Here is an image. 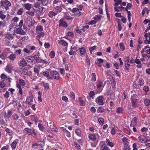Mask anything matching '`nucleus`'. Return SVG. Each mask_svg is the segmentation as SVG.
<instances>
[{
    "mask_svg": "<svg viewBox=\"0 0 150 150\" xmlns=\"http://www.w3.org/2000/svg\"><path fill=\"white\" fill-rule=\"evenodd\" d=\"M55 9L57 11L59 12L61 11L62 8L60 6H57L55 7Z\"/></svg>",
    "mask_w": 150,
    "mask_h": 150,
    "instance_id": "nucleus-63",
    "label": "nucleus"
},
{
    "mask_svg": "<svg viewBox=\"0 0 150 150\" xmlns=\"http://www.w3.org/2000/svg\"><path fill=\"white\" fill-rule=\"evenodd\" d=\"M105 100L104 98L102 96L98 97L96 99V103L98 105H103L104 104V101Z\"/></svg>",
    "mask_w": 150,
    "mask_h": 150,
    "instance_id": "nucleus-2",
    "label": "nucleus"
},
{
    "mask_svg": "<svg viewBox=\"0 0 150 150\" xmlns=\"http://www.w3.org/2000/svg\"><path fill=\"white\" fill-rule=\"evenodd\" d=\"M59 26L64 27H67L68 26L67 24L64 21V19L62 18L59 21Z\"/></svg>",
    "mask_w": 150,
    "mask_h": 150,
    "instance_id": "nucleus-10",
    "label": "nucleus"
},
{
    "mask_svg": "<svg viewBox=\"0 0 150 150\" xmlns=\"http://www.w3.org/2000/svg\"><path fill=\"white\" fill-rule=\"evenodd\" d=\"M117 113L120 114L122 112V109L121 107H119L117 108L116 111Z\"/></svg>",
    "mask_w": 150,
    "mask_h": 150,
    "instance_id": "nucleus-25",
    "label": "nucleus"
},
{
    "mask_svg": "<svg viewBox=\"0 0 150 150\" xmlns=\"http://www.w3.org/2000/svg\"><path fill=\"white\" fill-rule=\"evenodd\" d=\"M5 130L6 132L8 133L10 135H11L13 134V131L8 128H5Z\"/></svg>",
    "mask_w": 150,
    "mask_h": 150,
    "instance_id": "nucleus-27",
    "label": "nucleus"
},
{
    "mask_svg": "<svg viewBox=\"0 0 150 150\" xmlns=\"http://www.w3.org/2000/svg\"><path fill=\"white\" fill-rule=\"evenodd\" d=\"M89 139L92 141H94L97 139H98L100 138V136L98 134H90L88 135Z\"/></svg>",
    "mask_w": 150,
    "mask_h": 150,
    "instance_id": "nucleus-3",
    "label": "nucleus"
},
{
    "mask_svg": "<svg viewBox=\"0 0 150 150\" xmlns=\"http://www.w3.org/2000/svg\"><path fill=\"white\" fill-rule=\"evenodd\" d=\"M96 47V46H95L91 47H90L89 49L90 53L91 54L92 52L95 50Z\"/></svg>",
    "mask_w": 150,
    "mask_h": 150,
    "instance_id": "nucleus-61",
    "label": "nucleus"
},
{
    "mask_svg": "<svg viewBox=\"0 0 150 150\" xmlns=\"http://www.w3.org/2000/svg\"><path fill=\"white\" fill-rule=\"evenodd\" d=\"M101 16L100 15H98L97 16H96L94 17V18L96 20H97V21H98L100 20V18H101Z\"/></svg>",
    "mask_w": 150,
    "mask_h": 150,
    "instance_id": "nucleus-53",
    "label": "nucleus"
},
{
    "mask_svg": "<svg viewBox=\"0 0 150 150\" xmlns=\"http://www.w3.org/2000/svg\"><path fill=\"white\" fill-rule=\"evenodd\" d=\"M16 33L21 35H24L25 34V32L21 28L18 27L16 30Z\"/></svg>",
    "mask_w": 150,
    "mask_h": 150,
    "instance_id": "nucleus-9",
    "label": "nucleus"
},
{
    "mask_svg": "<svg viewBox=\"0 0 150 150\" xmlns=\"http://www.w3.org/2000/svg\"><path fill=\"white\" fill-rule=\"evenodd\" d=\"M45 11V9L43 7H41L39 8V11L40 13H43Z\"/></svg>",
    "mask_w": 150,
    "mask_h": 150,
    "instance_id": "nucleus-58",
    "label": "nucleus"
},
{
    "mask_svg": "<svg viewBox=\"0 0 150 150\" xmlns=\"http://www.w3.org/2000/svg\"><path fill=\"white\" fill-rule=\"evenodd\" d=\"M58 42L59 45L65 47L67 46L68 45V43L66 41L62 40H59Z\"/></svg>",
    "mask_w": 150,
    "mask_h": 150,
    "instance_id": "nucleus-14",
    "label": "nucleus"
},
{
    "mask_svg": "<svg viewBox=\"0 0 150 150\" xmlns=\"http://www.w3.org/2000/svg\"><path fill=\"white\" fill-rule=\"evenodd\" d=\"M23 11V9L21 8L18 9L17 12V14L18 15H21L22 14Z\"/></svg>",
    "mask_w": 150,
    "mask_h": 150,
    "instance_id": "nucleus-37",
    "label": "nucleus"
},
{
    "mask_svg": "<svg viewBox=\"0 0 150 150\" xmlns=\"http://www.w3.org/2000/svg\"><path fill=\"white\" fill-rule=\"evenodd\" d=\"M22 69V74L25 75H26L28 73V70L26 68H21Z\"/></svg>",
    "mask_w": 150,
    "mask_h": 150,
    "instance_id": "nucleus-26",
    "label": "nucleus"
},
{
    "mask_svg": "<svg viewBox=\"0 0 150 150\" xmlns=\"http://www.w3.org/2000/svg\"><path fill=\"white\" fill-rule=\"evenodd\" d=\"M18 80L19 83L21 86H23L25 85V82L24 80L20 78H19Z\"/></svg>",
    "mask_w": 150,
    "mask_h": 150,
    "instance_id": "nucleus-28",
    "label": "nucleus"
},
{
    "mask_svg": "<svg viewBox=\"0 0 150 150\" xmlns=\"http://www.w3.org/2000/svg\"><path fill=\"white\" fill-rule=\"evenodd\" d=\"M43 28L41 25H39L37 26L36 28V30L38 31H41L43 30Z\"/></svg>",
    "mask_w": 150,
    "mask_h": 150,
    "instance_id": "nucleus-36",
    "label": "nucleus"
},
{
    "mask_svg": "<svg viewBox=\"0 0 150 150\" xmlns=\"http://www.w3.org/2000/svg\"><path fill=\"white\" fill-rule=\"evenodd\" d=\"M114 9L116 11H122L124 9V7H123L122 6H120L119 7H117V6H115V7H114Z\"/></svg>",
    "mask_w": 150,
    "mask_h": 150,
    "instance_id": "nucleus-18",
    "label": "nucleus"
},
{
    "mask_svg": "<svg viewBox=\"0 0 150 150\" xmlns=\"http://www.w3.org/2000/svg\"><path fill=\"white\" fill-rule=\"evenodd\" d=\"M75 133L79 136H81V131L80 129H77L76 130Z\"/></svg>",
    "mask_w": 150,
    "mask_h": 150,
    "instance_id": "nucleus-33",
    "label": "nucleus"
},
{
    "mask_svg": "<svg viewBox=\"0 0 150 150\" xmlns=\"http://www.w3.org/2000/svg\"><path fill=\"white\" fill-rule=\"evenodd\" d=\"M79 52L81 55H84L86 53L85 48L84 47H82L79 49Z\"/></svg>",
    "mask_w": 150,
    "mask_h": 150,
    "instance_id": "nucleus-21",
    "label": "nucleus"
},
{
    "mask_svg": "<svg viewBox=\"0 0 150 150\" xmlns=\"http://www.w3.org/2000/svg\"><path fill=\"white\" fill-rule=\"evenodd\" d=\"M98 121L101 125H103L104 124V119L102 117L99 118L98 119Z\"/></svg>",
    "mask_w": 150,
    "mask_h": 150,
    "instance_id": "nucleus-31",
    "label": "nucleus"
},
{
    "mask_svg": "<svg viewBox=\"0 0 150 150\" xmlns=\"http://www.w3.org/2000/svg\"><path fill=\"white\" fill-rule=\"evenodd\" d=\"M103 84V83L101 81H99L98 82L97 84V89L100 90L101 87Z\"/></svg>",
    "mask_w": 150,
    "mask_h": 150,
    "instance_id": "nucleus-39",
    "label": "nucleus"
},
{
    "mask_svg": "<svg viewBox=\"0 0 150 150\" xmlns=\"http://www.w3.org/2000/svg\"><path fill=\"white\" fill-rule=\"evenodd\" d=\"M23 6L26 10H30L32 8V5L29 3H27L24 4Z\"/></svg>",
    "mask_w": 150,
    "mask_h": 150,
    "instance_id": "nucleus-12",
    "label": "nucleus"
},
{
    "mask_svg": "<svg viewBox=\"0 0 150 150\" xmlns=\"http://www.w3.org/2000/svg\"><path fill=\"white\" fill-rule=\"evenodd\" d=\"M43 75L46 77L48 79H51V78L50 76V73L47 71H45L42 72Z\"/></svg>",
    "mask_w": 150,
    "mask_h": 150,
    "instance_id": "nucleus-16",
    "label": "nucleus"
},
{
    "mask_svg": "<svg viewBox=\"0 0 150 150\" xmlns=\"http://www.w3.org/2000/svg\"><path fill=\"white\" fill-rule=\"evenodd\" d=\"M79 104L81 106H84L85 104V102L81 98H79Z\"/></svg>",
    "mask_w": 150,
    "mask_h": 150,
    "instance_id": "nucleus-34",
    "label": "nucleus"
},
{
    "mask_svg": "<svg viewBox=\"0 0 150 150\" xmlns=\"http://www.w3.org/2000/svg\"><path fill=\"white\" fill-rule=\"evenodd\" d=\"M17 142L16 141L13 142L11 144V146L12 149H15L16 146Z\"/></svg>",
    "mask_w": 150,
    "mask_h": 150,
    "instance_id": "nucleus-41",
    "label": "nucleus"
},
{
    "mask_svg": "<svg viewBox=\"0 0 150 150\" xmlns=\"http://www.w3.org/2000/svg\"><path fill=\"white\" fill-rule=\"evenodd\" d=\"M137 118L136 117H134V118L132 121H131V122L132 123H133L134 125H136V124L137 123Z\"/></svg>",
    "mask_w": 150,
    "mask_h": 150,
    "instance_id": "nucleus-52",
    "label": "nucleus"
},
{
    "mask_svg": "<svg viewBox=\"0 0 150 150\" xmlns=\"http://www.w3.org/2000/svg\"><path fill=\"white\" fill-rule=\"evenodd\" d=\"M26 13L28 14V15L31 16H33L35 15V11H27L26 12Z\"/></svg>",
    "mask_w": 150,
    "mask_h": 150,
    "instance_id": "nucleus-38",
    "label": "nucleus"
},
{
    "mask_svg": "<svg viewBox=\"0 0 150 150\" xmlns=\"http://www.w3.org/2000/svg\"><path fill=\"white\" fill-rule=\"evenodd\" d=\"M57 13L56 12H54L52 11H50L48 14L49 16L50 17H52L53 16H54L57 15Z\"/></svg>",
    "mask_w": 150,
    "mask_h": 150,
    "instance_id": "nucleus-24",
    "label": "nucleus"
},
{
    "mask_svg": "<svg viewBox=\"0 0 150 150\" xmlns=\"http://www.w3.org/2000/svg\"><path fill=\"white\" fill-rule=\"evenodd\" d=\"M44 33L43 32L39 33H38L37 35L36 36V38L38 40L40 38L44 36Z\"/></svg>",
    "mask_w": 150,
    "mask_h": 150,
    "instance_id": "nucleus-22",
    "label": "nucleus"
},
{
    "mask_svg": "<svg viewBox=\"0 0 150 150\" xmlns=\"http://www.w3.org/2000/svg\"><path fill=\"white\" fill-rule=\"evenodd\" d=\"M120 47L122 51H123L125 49V47L123 43H121L120 44Z\"/></svg>",
    "mask_w": 150,
    "mask_h": 150,
    "instance_id": "nucleus-44",
    "label": "nucleus"
},
{
    "mask_svg": "<svg viewBox=\"0 0 150 150\" xmlns=\"http://www.w3.org/2000/svg\"><path fill=\"white\" fill-rule=\"evenodd\" d=\"M15 53L17 55H20L21 53V49H19L15 50Z\"/></svg>",
    "mask_w": 150,
    "mask_h": 150,
    "instance_id": "nucleus-57",
    "label": "nucleus"
},
{
    "mask_svg": "<svg viewBox=\"0 0 150 150\" xmlns=\"http://www.w3.org/2000/svg\"><path fill=\"white\" fill-rule=\"evenodd\" d=\"M9 59L13 61L16 58V55L14 54H11L8 57Z\"/></svg>",
    "mask_w": 150,
    "mask_h": 150,
    "instance_id": "nucleus-17",
    "label": "nucleus"
},
{
    "mask_svg": "<svg viewBox=\"0 0 150 150\" xmlns=\"http://www.w3.org/2000/svg\"><path fill=\"white\" fill-rule=\"evenodd\" d=\"M1 6H3L6 10H8L11 6V3L8 0H1Z\"/></svg>",
    "mask_w": 150,
    "mask_h": 150,
    "instance_id": "nucleus-1",
    "label": "nucleus"
},
{
    "mask_svg": "<svg viewBox=\"0 0 150 150\" xmlns=\"http://www.w3.org/2000/svg\"><path fill=\"white\" fill-rule=\"evenodd\" d=\"M38 62H40L42 63L45 64H49V63L48 62V60L47 59L44 60L40 59V61H38Z\"/></svg>",
    "mask_w": 150,
    "mask_h": 150,
    "instance_id": "nucleus-35",
    "label": "nucleus"
},
{
    "mask_svg": "<svg viewBox=\"0 0 150 150\" xmlns=\"http://www.w3.org/2000/svg\"><path fill=\"white\" fill-rule=\"evenodd\" d=\"M92 78L91 79L93 81H96V76L95 73H92L91 74Z\"/></svg>",
    "mask_w": 150,
    "mask_h": 150,
    "instance_id": "nucleus-42",
    "label": "nucleus"
},
{
    "mask_svg": "<svg viewBox=\"0 0 150 150\" xmlns=\"http://www.w3.org/2000/svg\"><path fill=\"white\" fill-rule=\"evenodd\" d=\"M38 127L40 130L42 131L44 130V127L42 124L40 123H39L38 125Z\"/></svg>",
    "mask_w": 150,
    "mask_h": 150,
    "instance_id": "nucleus-51",
    "label": "nucleus"
},
{
    "mask_svg": "<svg viewBox=\"0 0 150 150\" xmlns=\"http://www.w3.org/2000/svg\"><path fill=\"white\" fill-rule=\"evenodd\" d=\"M33 60H35L38 62H38V61H40V59H41L37 55H35L33 57Z\"/></svg>",
    "mask_w": 150,
    "mask_h": 150,
    "instance_id": "nucleus-43",
    "label": "nucleus"
},
{
    "mask_svg": "<svg viewBox=\"0 0 150 150\" xmlns=\"http://www.w3.org/2000/svg\"><path fill=\"white\" fill-rule=\"evenodd\" d=\"M101 150H109L105 144H103L101 146Z\"/></svg>",
    "mask_w": 150,
    "mask_h": 150,
    "instance_id": "nucleus-48",
    "label": "nucleus"
},
{
    "mask_svg": "<svg viewBox=\"0 0 150 150\" xmlns=\"http://www.w3.org/2000/svg\"><path fill=\"white\" fill-rule=\"evenodd\" d=\"M18 26L19 28H22L23 26V29H26V28L25 27V25L23 24V20H22L20 21Z\"/></svg>",
    "mask_w": 150,
    "mask_h": 150,
    "instance_id": "nucleus-19",
    "label": "nucleus"
},
{
    "mask_svg": "<svg viewBox=\"0 0 150 150\" xmlns=\"http://www.w3.org/2000/svg\"><path fill=\"white\" fill-rule=\"evenodd\" d=\"M150 103V100H149V99H146L145 100L144 103L146 105H149V104Z\"/></svg>",
    "mask_w": 150,
    "mask_h": 150,
    "instance_id": "nucleus-62",
    "label": "nucleus"
},
{
    "mask_svg": "<svg viewBox=\"0 0 150 150\" xmlns=\"http://www.w3.org/2000/svg\"><path fill=\"white\" fill-rule=\"evenodd\" d=\"M122 141L124 144L126 145L128 143L127 139L126 137H124L122 139Z\"/></svg>",
    "mask_w": 150,
    "mask_h": 150,
    "instance_id": "nucleus-56",
    "label": "nucleus"
},
{
    "mask_svg": "<svg viewBox=\"0 0 150 150\" xmlns=\"http://www.w3.org/2000/svg\"><path fill=\"white\" fill-rule=\"evenodd\" d=\"M27 61L30 62H32L33 61V57H26Z\"/></svg>",
    "mask_w": 150,
    "mask_h": 150,
    "instance_id": "nucleus-47",
    "label": "nucleus"
},
{
    "mask_svg": "<svg viewBox=\"0 0 150 150\" xmlns=\"http://www.w3.org/2000/svg\"><path fill=\"white\" fill-rule=\"evenodd\" d=\"M144 37L146 39L144 40V43L146 44H149L150 43V33L144 32Z\"/></svg>",
    "mask_w": 150,
    "mask_h": 150,
    "instance_id": "nucleus-4",
    "label": "nucleus"
},
{
    "mask_svg": "<svg viewBox=\"0 0 150 150\" xmlns=\"http://www.w3.org/2000/svg\"><path fill=\"white\" fill-rule=\"evenodd\" d=\"M55 53L54 51H51L49 54V56L51 58H53L55 56Z\"/></svg>",
    "mask_w": 150,
    "mask_h": 150,
    "instance_id": "nucleus-59",
    "label": "nucleus"
},
{
    "mask_svg": "<svg viewBox=\"0 0 150 150\" xmlns=\"http://www.w3.org/2000/svg\"><path fill=\"white\" fill-rule=\"evenodd\" d=\"M143 90L146 93H147L149 91V87L147 86H145L143 88Z\"/></svg>",
    "mask_w": 150,
    "mask_h": 150,
    "instance_id": "nucleus-46",
    "label": "nucleus"
},
{
    "mask_svg": "<svg viewBox=\"0 0 150 150\" xmlns=\"http://www.w3.org/2000/svg\"><path fill=\"white\" fill-rule=\"evenodd\" d=\"M27 63L23 58L20 61L19 66L21 67H24L26 66Z\"/></svg>",
    "mask_w": 150,
    "mask_h": 150,
    "instance_id": "nucleus-15",
    "label": "nucleus"
},
{
    "mask_svg": "<svg viewBox=\"0 0 150 150\" xmlns=\"http://www.w3.org/2000/svg\"><path fill=\"white\" fill-rule=\"evenodd\" d=\"M6 86L5 83L4 81H0V87L4 88Z\"/></svg>",
    "mask_w": 150,
    "mask_h": 150,
    "instance_id": "nucleus-40",
    "label": "nucleus"
},
{
    "mask_svg": "<svg viewBox=\"0 0 150 150\" xmlns=\"http://www.w3.org/2000/svg\"><path fill=\"white\" fill-rule=\"evenodd\" d=\"M64 18L67 20H72L73 19V17L69 15H65L64 16Z\"/></svg>",
    "mask_w": 150,
    "mask_h": 150,
    "instance_id": "nucleus-45",
    "label": "nucleus"
},
{
    "mask_svg": "<svg viewBox=\"0 0 150 150\" xmlns=\"http://www.w3.org/2000/svg\"><path fill=\"white\" fill-rule=\"evenodd\" d=\"M19 20V18L14 17L12 19V21L15 23H17Z\"/></svg>",
    "mask_w": 150,
    "mask_h": 150,
    "instance_id": "nucleus-55",
    "label": "nucleus"
},
{
    "mask_svg": "<svg viewBox=\"0 0 150 150\" xmlns=\"http://www.w3.org/2000/svg\"><path fill=\"white\" fill-rule=\"evenodd\" d=\"M50 75L52 77L56 79H58L59 78V73L56 71H52L50 72Z\"/></svg>",
    "mask_w": 150,
    "mask_h": 150,
    "instance_id": "nucleus-6",
    "label": "nucleus"
},
{
    "mask_svg": "<svg viewBox=\"0 0 150 150\" xmlns=\"http://www.w3.org/2000/svg\"><path fill=\"white\" fill-rule=\"evenodd\" d=\"M31 119L32 121L37 123L38 122H41L42 121L39 120L37 116L36 115H32L31 116Z\"/></svg>",
    "mask_w": 150,
    "mask_h": 150,
    "instance_id": "nucleus-11",
    "label": "nucleus"
},
{
    "mask_svg": "<svg viewBox=\"0 0 150 150\" xmlns=\"http://www.w3.org/2000/svg\"><path fill=\"white\" fill-rule=\"evenodd\" d=\"M14 67L11 64L8 65L5 68V70L7 72L11 73L13 70Z\"/></svg>",
    "mask_w": 150,
    "mask_h": 150,
    "instance_id": "nucleus-7",
    "label": "nucleus"
},
{
    "mask_svg": "<svg viewBox=\"0 0 150 150\" xmlns=\"http://www.w3.org/2000/svg\"><path fill=\"white\" fill-rule=\"evenodd\" d=\"M24 130L26 132L28 135H31L33 134H35V130L34 129H29L28 128H25L24 129Z\"/></svg>",
    "mask_w": 150,
    "mask_h": 150,
    "instance_id": "nucleus-8",
    "label": "nucleus"
},
{
    "mask_svg": "<svg viewBox=\"0 0 150 150\" xmlns=\"http://www.w3.org/2000/svg\"><path fill=\"white\" fill-rule=\"evenodd\" d=\"M13 35L10 34L9 33H8L5 35V39H8L9 40H11L13 39Z\"/></svg>",
    "mask_w": 150,
    "mask_h": 150,
    "instance_id": "nucleus-13",
    "label": "nucleus"
},
{
    "mask_svg": "<svg viewBox=\"0 0 150 150\" xmlns=\"http://www.w3.org/2000/svg\"><path fill=\"white\" fill-rule=\"evenodd\" d=\"M48 3L47 0H42V4L44 6L47 5Z\"/></svg>",
    "mask_w": 150,
    "mask_h": 150,
    "instance_id": "nucleus-54",
    "label": "nucleus"
},
{
    "mask_svg": "<svg viewBox=\"0 0 150 150\" xmlns=\"http://www.w3.org/2000/svg\"><path fill=\"white\" fill-rule=\"evenodd\" d=\"M34 6L35 8H38L40 6V4L37 2L34 4Z\"/></svg>",
    "mask_w": 150,
    "mask_h": 150,
    "instance_id": "nucleus-64",
    "label": "nucleus"
},
{
    "mask_svg": "<svg viewBox=\"0 0 150 150\" xmlns=\"http://www.w3.org/2000/svg\"><path fill=\"white\" fill-rule=\"evenodd\" d=\"M116 129L115 127H112L111 130V134L112 135H114L116 133Z\"/></svg>",
    "mask_w": 150,
    "mask_h": 150,
    "instance_id": "nucleus-60",
    "label": "nucleus"
},
{
    "mask_svg": "<svg viewBox=\"0 0 150 150\" xmlns=\"http://www.w3.org/2000/svg\"><path fill=\"white\" fill-rule=\"evenodd\" d=\"M71 11L74 14V15L77 17H79L81 15V13L79 11L78 8H74L71 10Z\"/></svg>",
    "mask_w": 150,
    "mask_h": 150,
    "instance_id": "nucleus-5",
    "label": "nucleus"
},
{
    "mask_svg": "<svg viewBox=\"0 0 150 150\" xmlns=\"http://www.w3.org/2000/svg\"><path fill=\"white\" fill-rule=\"evenodd\" d=\"M131 98L132 99V106L133 107H135L136 105L137 99L135 98H133V97H131Z\"/></svg>",
    "mask_w": 150,
    "mask_h": 150,
    "instance_id": "nucleus-23",
    "label": "nucleus"
},
{
    "mask_svg": "<svg viewBox=\"0 0 150 150\" xmlns=\"http://www.w3.org/2000/svg\"><path fill=\"white\" fill-rule=\"evenodd\" d=\"M106 142L107 144V145L110 146L111 147H113L114 145V144L111 142L109 139H106Z\"/></svg>",
    "mask_w": 150,
    "mask_h": 150,
    "instance_id": "nucleus-20",
    "label": "nucleus"
},
{
    "mask_svg": "<svg viewBox=\"0 0 150 150\" xmlns=\"http://www.w3.org/2000/svg\"><path fill=\"white\" fill-rule=\"evenodd\" d=\"M114 1L115 2V6H117L119 4H121L122 2V0H114Z\"/></svg>",
    "mask_w": 150,
    "mask_h": 150,
    "instance_id": "nucleus-32",
    "label": "nucleus"
},
{
    "mask_svg": "<svg viewBox=\"0 0 150 150\" xmlns=\"http://www.w3.org/2000/svg\"><path fill=\"white\" fill-rule=\"evenodd\" d=\"M139 85L140 86H142L144 83V81L142 79H139Z\"/></svg>",
    "mask_w": 150,
    "mask_h": 150,
    "instance_id": "nucleus-49",
    "label": "nucleus"
},
{
    "mask_svg": "<svg viewBox=\"0 0 150 150\" xmlns=\"http://www.w3.org/2000/svg\"><path fill=\"white\" fill-rule=\"evenodd\" d=\"M144 140V137L142 136H140L138 138V142L140 143H142Z\"/></svg>",
    "mask_w": 150,
    "mask_h": 150,
    "instance_id": "nucleus-30",
    "label": "nucleus"
},
{
    "mask_svg": "<svg viewBox=\"0 0 150 150\" xmlns=\"http://www.w3.org/2000/svg\"><path fill=\"white\" fill-rule=\"evenodd\" d=\"M97 22V20L94 19V20H92L88 23L89 25H93L96 23Z\"/></svg>",
    "mask_w": 150,
    "mask_h": 150,
    "instance_id": "nucleus-50",
    "label": "nucleus"
},
{
    "mask_svg": "<svg viewBox=\"0 0 150 150\" xmlns=\"http://www.w3.org/2000/svg\"><path fill=\"white\" fill-rule=\"evenodd\" d=\"M104 112V109L102 107H99L97 110V112L98 113H101Z\"/></svg>",
    "mask_w": 150,
    "mask_h": 150,
    "instance_id": "nucleus-29",
    "label": "nucleus"
}]
</instances>
